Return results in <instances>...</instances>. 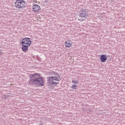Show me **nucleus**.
Segmentation results:
<instances>
[{
    "mask_svg": "<svg viewBox=\"0 0 125 125\" xmlns=\"http://www.w3.org/2000/svg\"><path fill=\"white\" fill-rule=\"evenodd\" d=\"M31 82L39 87H42L44 86L43 80H42V77L41 76V75L39 73H35L34 74V75H31L29 83Z\"/></svg>",
    "mask_w": 125,
    "mask_h": 125,
    "instance_id": "1",
    "label": "nucleus"
},
{
    "mask_svg": "<svg viewBox=\"0 0 125 125\" xmlns=\"http://www.w3.org/2000/svg\"><path fill=\"white\" fill-rule=\"evenodd\" d=\"M60 77L56 76L49 77L47 78V83L51 88H55L59 84L60 81Z\"/></svg>",
    "mask_w": 125,
    "mask_h": 125,
    "instance_id": "2",
    "label": "nucleus"
},
{
    "mask_svg": "<svg viewBox=\"0 0 125 125\" xmlns=\"http://www.w3.org/2000/svg\"><path fill=\"white\" fill-rule=\"evenodd\" d=\"M15 7L17 9H24L26 7L25 2L23 0H17L15 2Z\"/></svg>",
    "mask_w": 125,
    "mask_h": 125,
    "instance_id": "3",
    "label": "nucleus"
},
{
    "mask_svg": "<svg viewBox=\"0 0 125 125\" xmlns=\"http://www.w3.org/2000/svg\"><path fill=\"white\" fill-rule=\"evenodd\" d=\"M21 44L22 45L30 46L31 45V40L29 38H25L22 39Z\"/></svg>",
    "mask_w": 125,
    "mask_h": 125,
    "instance_id": "4",
    "label": "nucleus"
},
{
    "mask_svg": "<svg viewBox=\"0 0 125 125\" xmlns=\"http://www.w3.org/2000/svg\"><path fill=\"white\" fill-rule=\"evenodd\" d=\"M32 11L35 13H38L41 11V8L39 5L38 4H33L32 5Z\"/></svg>",
    "mask_w": 125,
    "mask_h": 125,
    "instance_id": "5",
    "label": "nucleus"
},
{
    "mask_svg": "<svg viewBox=\"0 0 125 125\" xmlns=\"http://www.w3.org/2000/svg\"><path fill=\"white\" fill-rule=\"evenodd\" d=\"M88 12L86 11V10L85 9H82L81 10V13H80V17L81 18H86L87 16H88Z\"/></svg>",
    "mask_w": 125,
    "mask_h": 125,
    "instance_id": "6",
    "label": "nucleus"
},
{
    "mask_svg": "<svg viewBox=\"0 0 125 125\" xmlns=\"http://www.w3.org/2000/svg\"><path fill=\"white\" fill-rule=\"evenodd\" d=\"M73 42L70 40H67L65 42V47L66 48H69L72 47Z\"/></svg>",
    "mask_w": 125,
    "mask_h": 125,
    "instance_id": "7",
    "label": "nucleus"
},
{
    "mask_svg": "<svg viewBox=\"0 0 125 125\" xmlns=\"http://www.w3.org/2000/svg\"><path fill=\"white\" fill-rule=\"evenodd\" d=\"M107 60V56L106 55H102L100 56V61L102 62H105Z\"/></svg>",
    "mask_w": 125,
    "mask_h": 125,
    "instance_id": "8",
    "label": "nucleus"
},
{
    "mask_svg": "<svg viewBox=\"0 0 125 125\" xmlns=\"http://www.w3.org/2000/svg\"><path fill=\"white\" fill-rule=\"evenodd\" d=\"M30 46V45H22V46L21 47V49L22 50V51L26 52L28 50V47Z\"/></svg>",
    "mask_w": 125,
    "mask_h": 125,
    "instance_id": "9",
    "label": "nucleus"
},
{
    "mask_svg": "<svg viewBox=\"0 0 125 125\" xmlns=\"http://www.w3.org/2000/svg\"><path fill=\"white\" fill-rule=\"evenodd\" d=\"M51 75H56V76H55V77H58V78H59V77H59V73H58L56 72V71H52V72H51Z\"/></svg>",
    "mask_w": 125,
    "mask_h": 125,
    "instance_id": "10",
    "label": "nucleus"
},
{
    "mask_svg": "<svg viewBox=\"0 0 125 125\" xmlns=\"http://www.w3.org/2000/svg\"><path fill=\"white\" fill-rule=\"evenodd\" d=\"M71 88L73 90H77V85L76 84H73L71 86Z\"/></svg>",
    "mask_w": 125,
    "mask_h": 125,
    "instance_id": "11",
    "label": "nucleus"
},
{
    "mask_svg": "<svg viewBox=\"0 0 125 125\" xmlns=\"http://www.w3.org/2000/svg\"><path fill=\"white\" fill-rule=\"evenodd\" d=\"M72 83H74L76 84H77L79 83L78 81H77V80H73Z\"/></svg>",
    "mask_w": 125,
    "mask_h": 125,
    "instance_id": "12",
    "label": "nucleus"
},
{
    "mask_svg": "<svg viewBox=\"0 0 125 125\" xmlns=\"http://www.w3.org/2000/svg\"><path fill=\"white\" fill-rule=\"evenodd\" d=\"M34 2L37 3V2H36V1H34Z\"/></svg>",
    "mask_w": 125,
    "mask_h": 125,
    "instance_id": "13",
    "label": "nucleus"
},
{
    "mask_svg": "<svg viewBox=\"0 0 125 125\" xmlns=\"http://www.w3.org/2000/svg\"><path fill=\"white\" fill-rule=\"evenodd\" d=\"M39 125H41V124H40Z\"/></svg>",
    "mask_w": 125,
    "mask_h": 125,
    "instance_id": "14",
    "label": "nucleus"
}]
</instances>
